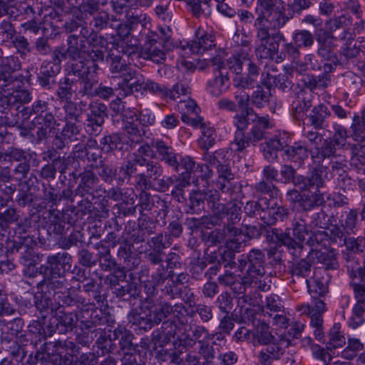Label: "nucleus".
<instances>
[{
  "label": "nucleus",
  "instance_id": "obj_23",
  "mask_svg": "<svg viewBox=\"0 0 365 365\" xmlns=\"http://www.w3.org/2000/svg\"><path fill=\"white\" fill-rule=\"evenodd\" d=\"M36 126V136L38 142L46 139L52 130L55 128L56 120L51 113H46L45 115L40 114L34 120Z\"/></svg>",
  "mask_w": 365,
  "mask_h": 365
},
{
  "label": "nucleus",
  "instance_id": "obj_3",
  "mask_svg": "<svg viewBox=\"0 0 365 365\" xmlns=\"http://www.w3.org/2000/svg\"><path fill=\"white\" fill-rule=\"evenodd\" d=\"M255 11V29L262 27L269 33L271 30H279L292 19L289 8L280 0H257Z\"/></svg>",
  "mask_w": 365,
  "mask_h": 365
},
{
  "label": "nucleus",
  "instance_id": "obj_17",
  "mask_svg": "<svg viewBox=\"0 0 365 365\" xmlns=\"http://www.w3.org/2000/svg\"><path fill=\"white\" fill-rule=\"evenodd\" d=\"M292 139L287 133L276 135L269 139L262 148L263 155L268 161L273 162L277 159V151L282 150L285 154V150L289 148Z\"/></svg>",
  "mask_w": 365,
  "mask_h": 365
},
{
  "label": "nucleus",
  "instance_id": "obj_61",
  "mask_svg": "<svg viewBox=\"0 0 365 365\" xmlns=\"http://www.w3.org/2000/svg\"><path fill=\"white\" fill-rule=\"evenodd\" d=\"M98 196H103L106 200H112L113 201H120L122 200L123 194L120 187H112L108 190L99 187L95 190Z\"/></svg>",
  "mask_w": 365,
  "mask_h": 365
},
{
  "label": "nucleus",
  "instance_id": "obj_47",
  "mask_svg": "<svg viewBox=\"0 0 365 365\" xmlns=\"http://www.w3.org/2000/svg\"><path fill=\"white\" fill-rule=\"evenodd\" d=\"M247 58L244 55H234L226 60L225 68L230 70L235 76L241 74Z\"/></svg>",
  "mask_w": 365,
  "mask_h": 365
},
{
  "label": "nucleus",
  "instance_id": "obj_44",
  "mask_svg": "<svg viewBox=\"0 0 365 365\" xmlns=\"http://www.w3.org/2000/svg\"><path fill=\"white\" fill-rule=\"evenodd\" d=\"M74 156L80 159H86L90 165H88L86 168H91V170L98 168L99 161L102 160L101 150L100 149H96L93 150H79L77 154H74Z\"/></svg>",
  "mask_w": 365,
  "mask_h": 365
},
{
  "label": "nucleus",
  "instance_id": "obj_19",
  "mask_svg": "<svg viewBox=\"0 0 365 365\" xmlns=\"http://www.w3.org/2000/svg\"><path fill=\"white\" fill-rule=\"evenodd\" d=\"M143 53L145 58L157 63H161L165 59L164 46L156 34H153L148 37V41L145 43L143 48Z\"/></svg>",
  "mask_w": 365,
  "mask_h": 365
},
{
  "label": "nucleus",
  "instance_id": "obj_55",
  "mask_svg": "<svg viewBox=\"0 0 365 365\" xmlns=\"http://www.w3.org/2000/svg\"><path fill=\"white\" fill-rule=\"evenodd\" d=\"M123 128L131 143H139L141 141V133L135 123L130 120L125 121L123 123Z\"/></svg>",
  "mask_w": 365,
  "mask_h": 365
},
{
  "label": "nucleus",
  "instance_id": "obj_32",
  "mask_svg": "<svg viewBox=\"0 0 365 365\" xmlns=\"http://www.w3.org/2000/svg\"><path fill=\"white\" fill-rule=\"evenodd\" d=\"M46 221L47 230L50 234L61 235L64 230V222L62 220L63 213L58 210H49L44 217Z\"/></svg>",
  "mask_w": 365,
  "mask_h": 365
},
{
  "label": "nucleus",
  "instance_id": "obj_30",
  "mask_svg": "<svg viewBox=\"0 0 365 365\" xmlns=\"http://www.w3.org/2000/svg\"><path fill=\"white\" fill-rule=\"evenodd\" d=\"M145 163V158H140L135 154H130L120 168L122 178L130 179L133 175L138 173V167L144 166Z\"/></svg>",
  "mask_w": 365,
  "mask_h": 365
},
{
  "label": "nucleus",
  "instance_id": "obj_22",
  "mask_svg": "<svg viewBox=\"0 0 365 365\" xmlns=\"http://www.w3.org/2000/svg\"><path fill=\"white\" fill-rule=\"evenodd\" d=\"M80 182L75 190L76 195L83 197L86 194L95 196L96 193L93 191L96 185L99 182L97 175L91 168H85L84 170L78 174Z\"/></svg>",
  "mask_w": 365,
  "mask_h": 365
},
{
  "label": "nucleus",
  "instance_id": "obj_42",
  "mask_svg": "<svg viewBox=\"0 0 365 365\" xmlns=\"http://www.w3.org/2000/svg\"><path fill=\"white\" fill-rule=\"evenodd\" d=\"M57 71L54 70V66L51 63H43L40 68L38 79L40 85L46 88H50L51 86V78L54 77Z\"/></svg>",
  "mask_w": 365,
  "mask_h": 365
},
{
  "label": "nucleus",
  "instance_id": "obj_63",
  "mask_svg": "<svg viewBox=\"0 0 365 365\" xmlns=\"http://www.w3.org/2000/svg\"><path fill=\"white\" fill-rule=\"evenodd\" d=\"M244 283L249 284L250 287L259 289L261 291L266 292L270 288V285L268 284L264 278V275L257 277L245 276Z\"/></svg>",
  "mask_w": 365,
  "mask_h": 365
},
{
  "label": "nucleus",
  "instance_id": "obj_59",
  "mask_svg": "<svg viewBox=\"0 0 365 365\" xmlns=\"http://www.w3.org/2000/svg\"><path fill=\"white\" fill-rule=\"evenodd\" d=\"M178 170H174L176 172L182 171V173L187 174H196V168L197 165L194 160L190 156H185L180 159V161L178 160Z\"/></svg>",
  "mask_w": 365,
  "mask_h": 365
},
{
  "label": "nucleus",
  "instance_id": "obj_1",
  "mask_svg": "<svg viewBox=\"0 0 365 365\" xmlns=\"http://www.w3.org/2000/svg\"><path fill=\"white\" fill-rule=\"evenodd\" d=\"M235 99L237 108L242 109L232 120L237 130L230 143L232 152H242L250 144L255 145L265 138L266 130L272 127L268 115L259 116L249 108L250 96L244 91H237Z\"/></svg>",
  "mask_w": 365,
  "mask_h": 365
},
{
  "label": "nucleus",
  "instance_id": "obj_39",
  "mask_svg": "<svg viewBox=\"0 0 365 365\" xmlns=\"http://www.w3.org/2000/svg\"><path fill=\"white\" fill-rule=\"evenodd\" d=\"M226 230L230 233L227 240V247L233 251L239 252L242 243L245 240V236L238 229L232 225H227Z\"/></svg>",
  "mask_w": 365,
  "mask_h": 365
},
{
  "label": "nucleus",
  "instance_id": "obj_48",
  "mask_svg": "<svg viewBox=\"0 0 365 365\" xmlns=\"http://www.w3.org/2000/svg\"><path fill=\"white\" fill-rule=\"evenodd\" d=\"M192 14L196 16L210 14L212 6L210 0H190L187 2Z\"/></svg>",
  "mask_w": 365,
  "mask_h": 365
},
{
  "label": "nucleus",
  "instance_id": "obj_20",
  "mask_svg": "<svg viewBox=\"0 0 365 365\" xmlns=\"http://www.w3.org/2000/svg\"><path fill=\"white\" fill-rule=\"evenodd\" d=\"M151 146L155 150L158 158L164 161L173 170H178V155L174 148L160 138H153Z\"/></svg>",
  "mask_w": 365,
  "mask_h": 365
},
{
  "label": "nucleus",
  "instance_id": "obj_7",
  "mask_svg": "<svg viewBox=\"0 0 365 365\" xmlns=\"http://www.w3.org/2000/svg\"><path fill=\"white\" fill-rule=\"evenodd\" d=\"M115 43L111 44L109 48L108 57L111 62L110 71L112 73H120V77L113 76V80L117 81L115 90L118 98H125V95L130 91L128 83L130 81L136 78L137 71L128 66L126 60L124 58V54L120 51L118 52ZM127 56H129L127 55Z\"/></svg>",
  "mask_w": 365,
  "mask_h": 365
},
{
  "label": "nucleus",
  "instance_id": "obj_15",
  "mask_svg": "<svg viewBox=\"0 0 365 365\" xmlns=\"http://www.w3.org/2000/svg\"><path fill=\"white\" fill-rule=\"evenodd\" d=\"M293 228L288 230L287 232L276 234L277 238L283 245L290 249L296 250L302 249V242L305 240V236L308 232L305 228V223L303 220L296 222L293 225Z\"/></svg>",
  "mask_w": 365,
  "mask_h": 365
},
{
  "label": "nucleus",
  "instance_id": "obj_13",
  "mask_svg": "<svg viewBox=\"0 0 365 365\" xmlns=\"http://www.w3.org/2000/svg\"><path fill=\"white\" fill-rule=\"evenodd\" d=\"M242 203L238 201H230L226 204L217 203L216 205H211V223L212 225H217L226 216L227 220L232 225L239 222L240 220Z\"/></svg>",
  "mask_w": 365,
  "mask_h": 365
},
{
  "label": "nucleus",
  "instance_id": "obj_16",
  "mask_svg": "<svg viewBox=\"0 0 365 365\" xmlns=\"http://www.w3.org/2000/svg\"><path fill=\"white\" fill-rule=\"evenodd\" d=\"M287 217V211L279 204L277 197H266V207L260 214V219L267 225L275 224L278 220L283 221Z\"/></svg>",
  "mask_w": 365,
  "mask_h": 365
},
{
  "label": "nucleus",
  "instance_id": "obj_53",
  "mask_svg": "<svg viewBox=\"0 0 365 365\" xmlns=\"http://www.w3.org/2000/svg\"><path fill=\"white\" fill-rule=\"evenodd\" d=\"M102 150L106 152H110L113 150L123 148L122 140L118 134H113L110 135L105 136L101 141Z\"/></svg>",
  "mask_w": 365,
  "mask_h": 365
},
{
  "label": "nucleus",
  "instance_id": "obj_29",
  "mask_svg": "<svg viewBox=\"0 0 365 365\" xmlns=\"http://www.w3.org/2000/svg\"><path fill=\"white\" fill-rule=\"evenodd\" d=\"M41 272L44 274L43 282L47 286L48 288L56 289H62L66 288V279L62 274L61 270H54L48 269H41Z\"/></svg>",
  "mask_w": 365,
  "mask_h": 365
},
{
  "label": "nucleus",
  "instance_id": "obj_57",
  "mask_svg": "<svg viewBox=\"0 0 365 365\" xmlns=\"http://www.w3.org/2000/svg\"><path fill=\"white\" fill-rule=\"evenodd\" d=\"M73 61L71 64V71L73 75L78 76L80 78L91 72H95L91 69V66L86 59L85 61L78 59Z\"/></svg>",
  "mask_w": 365,
  "mask_h": 365
},
{
  "label": "nucleus",
  "instance_id": "obj_54",
  "mask_svg": "<svg viewBox=\"0 0 365 365\" xmlns=\"http://www.w3.org/2000/svg\"><path fill=\"white\" fill-rule=\"evenodd\" d=\"M12 45L22 58H25L31 51L30 43L24 36L18 35L11 38Z\"/></svg>",
  "mask_w": 365,
  "mask_h": 365
},
{
  "label": "nucleus",
  "instance_id": "obj_6",
  "mask_svg": "<svg viewBox=\"0 0 365 365\" xmlns=\"http://www.w3.org/2000/svg\"><path fill=\"white\" fill-rule=\"evenodd\" d=\"M345 21L344 16L324 20L325 29L328 31L321 36V68L323 67L326 73L334 70L339 63L336 56V38L331 36L329 31L339 29Z\"/></svg>",
  "mask_w": 365,
  "mask_h": 365
},
{
  "label": "nucleus",
  "instance_id": "obj_45",
  "mask_svg": "<svg viewBox=\"0 0 365 365\" xmlns=\"http://www.w3.org/2000/svg\"><path fill=\"white\" fill-rule=\"evenodd\" d=\"M96 72H91L88 75L80 78V90L79 93L82 96H93L95 95L96 89L94 86L97 83L96 78Z\"/></svg>",
  "mask_w": 365,
  "mask_h": 365
},
{
  "label": "nucleus",
  "instance_id": "obj_2",
  "mask_svg": "<svg viewBox=\"0 0 365 365\" xmlns=\"http://www.w3.org/2000/svg\"><path fill=\"white\" fill-rule=\"evenodd\" d=\"M347 198L341 195H330L321 192V206H322L321 216V264L326 271L336 269L338 262L334 249L331 247V243H336L337 239H341L344 232L339 226L340 220L333 215L329 216L324 213V208L327 204L329 207H341L346 205Z\"/></svg>",
  "mask_w": 365,
  "mask_h": 365
},
{
  "label": "nucleus",
  "instance_id": "obj_10",
  "mask_svg": "<svg viewBox=\"0 0 365 365\" xmlns=\"http://www.w3.org/2000/svg\"><path fill=\"white\" fill-rule=\"evenodd\" d=\"M342 257L345 262L344 267L352 279L351 286L354 295L364 296L365 294V260L361 266L360 259L356 255L344 251Z\"/></svg>",
  "mask_w": 365,
  "mask_h": 365
},
{
  "label": "nucleus",
  "instance_id": "obj_35",
  "mask_svg": "<svg viewBox=\"0 0 365 365\" xmlns=\"http://www.w3.org/2000/svg\"><path fill=\"white\" fill-rule=\"evenodd\" d=\"M217 173L218 178L216 181V187L225 192L230 190V182L234 179V174L232 173L230 165L218 167Z\"/></svg>",
  "mask_w": 365,
  "mask_h": 365
},
{
  "label": "nucleus",
  "instance_id": "obj_41",
  "mask_svg": "<svg viewBox=\"0 0 365 365\" xmlns=\"http://www.w3.org/2000/svg\"><path fill=\"white\" fill-rule=\"evenodd\" d=\"M344 242L346 247L345 251L348 252L354 255L365 252V236L346 237Z\"/></svg>",
  "mask_w": 365,
  "mask_h": 365
},
{
  "label": "nucleus",
  "instance_id": "obj_56",
  "mask_svg": "<svg viewBox=\"0 0 365 365\" xmlns=\"http://www.w3.org/2000/svg\"><path fill=\"white\" fill-rule=\"evenodd\" d=\"M264 207H266V197H262L257 202L250 201L247 202L244 210L245 213L250 216H259L260 217V214Z\"/></svg>",
  "mask_w": 365,
  "mask_h": 365
},
{
  "label": "nucleus",
  "instance_id": "obj_36",
  "mask_svg": "<svg viewBox=\"0 0 365 365\" xmlns=\"http://www.w3.org/2000/svg\"><path fill=\"white\" fill-rule=\"evenodd\" d=\"M71 262V256L66 252H58L56 255L48 256L47 258L48 267H41V269H48L51 270H61L65 269L66 265L70 264Z\"/></svg>",
  "mask_w": 365,
  "mask_h": 365
},
{
  "label": "nucleus",
  "instance_id": "obj_25",
  "mask_svg": "<svg viewBox=\"0 0 365 365\" xmlns=\"http://www.w3.org/2000/svg\"><path fill=\"white\" fill-rule=\"evenodd\" d=\"M69 346L72 348L73 343L69 341L67 344L66 342L63 344L62 341L58 342H48L44 344V347L42 349L43 353L38 351L36 354V360L47 359L45 355L49 358L53 356L55 359H52L55 362L58 361H61L62 355L63 354V347Z\"/></svg>",
  "mask_w": 365,
  "mask_h": 365
},
{
  "label": "nucleus",
  "instance_id": "obj_58",
  "mask_svg": "<svg viewBox=\"0 0 365 365\" xmlns=\"http://www.w3.org/2000/svg\"><path fill=\"white\" fill-rule=\"evenodd\" d=\"M254 188L258 192L267 194L269 197H277L279 194V190L275 185L272 182H266L265 180L257 182Z\"/></svg>",
  "mask_w": 365,
  "mask_h": 365
},
{
  "label": "nucleus",
  "instance_id": "obj_34",
  "mask_svg": "<svg viewBox=\"0 0 365 365\" xmlns=\"http://www.w3.org/2000/svg\"><path fill=\"white\" fill-rule=\"evenodd\" d=\"M202 135L197 140L200 149L207 150L212 148L216 142L217 133L215 129L210 125H202Z\"/></svg>",
  "mask_w": 365,
  "mask_h": 365
},
{
  "label": "nucleus",
  "instance_id": "obj_24",
  "mask_svg": "<svg viewBox=\"0 0 365 365\" xmlns=\"http://www.w3.org/2000/svg\"><path fill=\"white\" fill-rule=\"evenodd\" d=\"M144 166L146 168V173H138L136 178L138 179V184L147 189L151 187L150 179L158 180L162 175L163 169L158 162L148 160L146 158Z\"/></svg>",
  "mask_w": 365,
  "mask_h": 365
},
{
  "label": "nucleus",
  "instance_id": "obj_5",
  "mask_svg": "<svg viewBox=\"0 0 365 365\" xmlns=\"http://www.w3.org/2000/svg\"><path fill=\"white\" fill-rule=\"evenodd\" d=\"M174 307L175 311L178 308H183L182 304H176ZM173 312H174L173 307L168 303L162 302L155 304L152 299H147L142 303L139 312H133L129 316V322L143 329H150L159 324Z\"/></svg>",
  "mask_w": 365,
  "mask_h": 365
},
{
  "label": "nucleus",
  "instance_id": "obj_18",
  "mask_svg": "<svg viewBox=\"0 0 365 365\" xmlns=\"http://www.w3.org/2000/svg\"><path fill=\"white\" fill-rule=\"evenodd\" d=\"M215 46V37L211 31L201 27L195 31V39L187 43V48L196 54H202Z\"/></svg>",
  "mask_w": 365,
  "mask_h": 365
},
{
  "label": "nucleus",
  "instance_id": "obj_21",
  "mask_svg": "<svg viewBox=\"0 0 365 365\" xmlns=\"http://www.w3.org/2000/svg\"><path fill=\"white\" fill-rule=\"evenodd\" d=\"M128 85L130 86L129 88L130 91L128 92V93L125 95V97L131 95L134 91L136 92H140L141 93H144L145 92H150L155 95H162L166 93L165 88L164 86L150 79H141L138 78V73L136 74V78H134L133 81H130Z\"/></svg>",
  "mask_w": 365,
  "mask_h": 365
},
{
  "label": "nucleus",
  "instance_id": "obj_26",
  "mask_svg": "<svg viewBox=\"0 0 365 365\" xmlns=\"http://www.w3.org/2000/svg\"><path fill=\"white\" fill-rule=\"evenodd\" d=\"M68 48L65 53H61L64 59L69 58L73 61L81 59L85 49V41L80 36L71 34L67 39Z\"/></svg>",
  "mask_w": 365,
  "mask_h": 365
},
{
  "label": "nucleus",
  "instance_id": "obj_28",
  "mask_svg": "<svg viewBox=\"0 0 365 365\" xmlns=\"http://www.w3.org/2000/svg\"><path fill=\"white\" fill-rule=\"evenodd\" d=\"M80 121H66V125L61 131V136L57 135L54 140V144L57 148H63L65 145L64 140L73 141L77 140V135L80 133Z\"/></svg>",
  "mask_w": 365,
  "mask_h": 365
},
{
  "label": "nucleus",
  "instance_id": "obj_40",
  "mask_svg": "<svg viewBox=\"0 0 365 365\" xmlns=\"http://www.w3.org/2000/svg\"><path fill=\"white\" fill-rule=\"evenodd\" d=\"M329 346L326 349H323L325 351L329 350V352L334 354L332 348L336 349L343 346L346 344V339L340 332V324H334L333 327L330 329L329 333Z\"/></svg>",
  "mask_w": 365,
  "mask_h": 365
},
{
  "label": "nucleus",
  "instance_id": "obj_50",
  "mask_svg": "<svg viewBox=\"0 0 365 365\" xmlns=\"http://www.w3.org/2000/svg\"><path fill=\"white\" fill-rule=\"evenodd\" d=\"M167 278L166 269L160 265L151 276V279L145 282V287L148 289H151L150 292H153L155 287L162 284Z\"/></svg>",
  "mask_w": 365,
  "mask_h": 365
},
{
  "label": "nucleus",
  "instance_id": "obj_33",
  "mask_svg": "<svg viewBox=\"0 0 365 365\" xmlns=\"http://www.w3.org/2000/svg\"><path fill=\"white\" fill-rule=\"evenodd\" d=\"M99 43L101 44L100 47L93 46V48L88 51V58L86 59L91 69L95 72L99 69L98 63L103 62L105 53L109 50V48L104 47L106 43L105 39L100 37Z\"/></svg>",
  "mask_w": 365,
  "mask_h": 365
},
{
  "label": "nucleus",
  "instance_id": "obj_11",
  "mask_svg": "<svg viewBox=\"0 0 365 365\" xmlns=\"http://www.w3.org/2000/svg\"><path fill=\"white\" fill-rule=\"evenodd\" d=\"M307 284L314 304H303L298 307L297 310L301 312L302 314L307 315L310 318L312 326L316 328L314 335L317 337L319 335V294L318 293L319 280L315 277H312L307 279Z\"/></svg>",
  "mask_w": 365,
  "mask_h": 365
},
{
  "label": "nucleus",
  "instance_id": "obj_8",
  "mask_svg": "<svg viewBox=\"0 0 365 365\" xmlns=\"http://www.w3.org/2000/svg\"><path fill=\"white\" fill-rule=\"evenodd\" d=\"M255 31L257 38L255 52L257 56L259 58L275 60L277 63L282 62L283 58L281 55H278V41H284V35L280 31L271 35L262 27L255 29Z\"/></svg>",
  "mask_w": 365,
  "mask_h": 365
},
{
  "label": "nucleus",
  "instance_id": "obj_62",
  "mask_svg": "<svg viewBox=\"0 0 365 365\" xmlns=\"http://www.w3.org/2000/svg\"><path fill=\"white\" fill-rule=\"evenodd\" d=\"M158 196L152 197L150 194L142 192L139 195V204L138 206L140 208V213H143L144 211H150L153 207L156 205L155 198Z\"/></svg>",
  "mask_w": 365,
  "mask_h": 365
},
{
  "label": "nucleus",
  "instance_id": "obj_37",
  "mask_svg": "<svg viewBox=\"0 0 365 365\" xmlns=\"http://www.w3.org/2000/svg\"><path fill=\"white\" fill-rule=\"evenodd\" d=\"M55 300H58L59 306H73L78 303L83 302V298L76 294L75 291H71L66 288L65 292L61 290L55 292Z\"/></svg>",
  "mask_w": 365,
  "mask_h": 365
},
{
  "label": "nucleus",
  "instance_id": "obj_60",
  "mask_svg": "<svg viewBox=\"0 0 365 365\" xmlns=\"http://www.w3.org/2000/svg\"><path fill=\"white\" fill-rule=\"evenodd\" d=\"M233 86L235 88L245 90L252 89L255 87L256 79H252L247 75L243 76L241 74L237 75L233 78Z\"/></svg>",
  "mask_w": 365,
  "mask_h": 365
},
{
  "label": "nucleus",
  "instance_id": "obj_27",
  "mask_svg": "<svg viewBox=\"0 0 365 365\" xmlns=\"http://www.w3.org/2000/svg\"><path fill=\"white\" fill-rule=\"evenodd\" d=\"M230 81L227 72L220 71L215 77L208 81L207 91L213 96H220L229 88Z\"/></svg>",
  "mask_w": 365,
  "mask_h": 365
},
{
  "label": "nucleus",
  "instance_id": "obj_51",
  "mask_svg": "<svg viewBox=\"0 0 365 365\" xmlns=\"http://www.w3.org/2000/svg\"><path fill=\"white\" fill-rule=\"evenodd\" d=\"M0 66L3 71H6L11 78H14L13 73L21 68V63L19 58L14 56H10L6 58H3L1 56Z\"/></svg>",
  "mask_w": 365,
  "mask_h": 365
},
{
  "label": "nucleus",
  "instance_id": "obj_4",
  "mask_svg": "<svg viewBox=\"0 0 365 365\" xmlns=\"http://www.w3.org/2000/svg\"><path fill=\"white\" fill-rule=\"evenodd\" d=\"M319 165L316 164L314 171L307 178L298 177L297 182L294 185L299 186L303 191L301 195L297 190H292L287 192L289 200L294 202H299L304 210H310L318 206L319 201V175L318 174Z\"/></svg>",
  "mask_w": 365,
  "mask_h": 365
},
{
  "label": "nucleus",
  "instance_id": "obj_49",
  "mask_svg": "<svg viewBox=\"0 0 365 365\" xmlns=\"http://www.w3.org/2000/svg\"><path fill=\"white\" fill-rule=\"evenodd\" d=\"M269 91H265L262 86H257L250 96L251 103L257 108H263L269 101Z\"/></svg>",
  "mask_w": 365,
  "mask_h": 365
},
{
  "label": "nucleus",
  "instance_id": "obj_14",
  "mask_svg": "<svg viewBox=\"0 0 365 365\" xmlns=\"http://www.w3.org/2000/svg\"><path fill=\"white\" fill-rule=\"evenodd\" d=\"M113 23L110 26L117 30V34L120 40L115 44V50L118 52H123L124 54L130 56L135 53L136 47L138 45V40L130 36V28L125 24L119 22L115 18L111 19Z\"/></svg>",
  "mask_w": 365,
  "mask_h": 365
},
{
  "label": "nucleus",
  "instance_id": "obj_12",
  "mask_svg": "<svg viewBox=\"0 0 365 365\" xmlns=\"http://www.w3.org/2000/svg\"><path fill=\"white\" fill-rule=\"evenodd\" d=\"M264 253L258 249H252L247 256L238 259V268L240 272H246L247 276L259 277L264 275Z\"/></svg>",
  "mask_w": 365,
  "mask_h": 365
},
{
  "label": "nucleus",
  "instance_id": "obj_9",
  "mask_svg": "<svg viewBox=\"0 0 365 365\" xmlns=\"http://www.w3.org/2000/svg\"><path fill=\"white\" fill-rule=\"evenodd\" d=\"M51 311L53 312V315L48 322L46 321L45 317H43V324L41 322H36L38 325L36 329L39 332L42 330L51 336L57 330L59 333H64L73 330L76 326L78 321L76 314L66 312L61 307L57 308L55 311L53 308H51Z\"/></svg>",
  "mask_w": 365,
  "mask_h": 365
},
{
  "label": "nucleus",
  "instance_id": "obj_46",
  "mask_svg": "<svg viewBox=\"0 0 365 365\" xmlns=\"http://www.w3.org/2000/svg\"><path fill=\"white\" fill-rule=\"evenodd\" d=\"M73 86L74 82L73 81L67 77L63 78L58 83V88L56 91L57 96L61 101H71L73 93L75 91Z\"/></svg>",
  "mask_w": 365,
  "mask_h": 365
},
{
  "label": "nucleus",
  "instance_id": "obj_31",
  "mask_svg": "<svg viewBox=\"0 0 365 365\" xmlns=\"http://www.w3.org/2000/svg\"><path fill=\"white\" fill-rule=\"evenodd\" d=\"M342 39H346V42L341 46V53L346 58H355L360 52H364L365 50V39L362 38L361 41H355L351 37V34H349V37L344 36L341 37Z\"/></svg>",
  "mask_w": 365,
  "mask_h": 365
},
{
  "label": "nucleus",
  "instance_id": "obj_43",
  "mask_svg": "<svg viewBox=\"0 0 365 365\" xmlns=\"http://www.w3.org/2000/svg\"><path fill=\"white\" fill-rule=\"evenodd\" d=\"M285 155L294 162H302L308 157V150L300 143H295L285 150Z\"/></svg>",
  "mask_w": 365,
  "mask_h": 365
},
{
  "label": "nucleus",
  "instance_id": "obj_38",
  "mask_svg": "<svg viewBox=\"0 0 365 365\" xmlns=\"http://www.w3.org/2000/svg\"><path fill=\"white\" fill-rule=\"evenodd\" d=\"M110 340H119V344L122 349L130 350L133 346V334L125 327H118L115 329L113 334L110 335Z\"/></svg>",
  "mask_w": 365,
  "mask_h": 365
},
{
  "label": "nucleus",
  "instance_id": "obj_52",
  "mask_svg": "<svg viewBox=\"0 0 365 365\" xmlns=\"http://www.w3.org/2000/svg\"><path fill=\"white\" fill-rule=\"evenodd\" d=\"M363 348V344L358 339H349L347 346L341 352L342 356L347 359H352Z\"/></svg>",
  "mask_w": 365,
  "mask_h": 365
},
{
  "label": "nucleus",
  "instance_id": "obj_64",
  "mask_svg": "<svg viewBox=\"0 0 365 365\" xmlns=\"http://www.w3.org/2000/svg\"><path fill=\"white\" fill-rule=\"evenodd\" d=\"M178 108L182 113V115L185 113H187L189 115H196V113H198L200 110V108L197 106L196 103L190 98L180 101L178 105Z\"/></svg>",
  "mask_w": 365,
  "mask_h": 365
}]
</instances>
